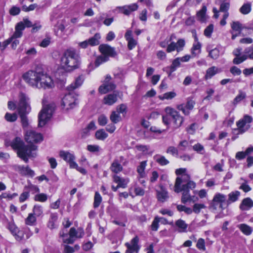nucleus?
<instances>
[{
  "mask_svg": "<svg viewBox=\"0 0 253 253\" xmlns=\"http://www.w3.org/2000/svg\"><path fill=\"white\" fill-rule=\"evenodd\" d=\"M22 77L26 83L33 87L46 89H51L54 85L51 77L40 66L26 72Z\"/></svg>",
  "mask_w": 253,
  "mask_h": 253,
  "instance_id": "f257e3e1",
  "label": "nucleus"
},
{
  "mask_svg": "<svg viewBox=\"0 0 253 253\" xmlns=\"http://www.w3.org/2000/svg\"><path fill=\"white\" fill-rule=\"evenodd\" d=\"M11 147L17 151L18 156L25 163H28L29 158H35L37 156L38 147L33 144L26 145L18 137L15 138L10 143Z\"/></svg>",
  "mask_w": 253,
  "mask_h": 253,
  "instance_id": "f03ea898",
  "label": "nucleus"
},
{
  "mask_svg": "<svg viewBox=\"0 0 253 253\" xmlns=\"http://www.w3.org/2000/svg\"><path fill=\"white\" fill-rule=\"evenodd\" d=\"M196 185L194 181L190 180V176L189 174H184L176 178L174 191L177 193L182 192L181 202L185 204L191 200L189 191L190 189L195 188Z\"/></svg>",
  "mask_w": 253,
  "mask_h": 253,
  "instance_id": "7ed1b4c3",
  "label": "nucleus"
},
{
  "mask_svg": "<svg viewBox=\"0 0 253 253\" xmlns=\"http://www.w3.org/2000/svg\"><path fill=\"white\" fill-rule=\"evenodd\" d=\"M61 65L66 71H72L79 67L80 58L74 50H66L60 59Z\"/></svg>",
  "mask_w": 253,
  "mask_h": 253,
  "instance_id": "20e7f679",
  "label": "nucleus"
},
{
  "mask_svg": "<svg viewBox=\"0 0 253 253\" xmlns=\"http://www.w3.org/2000/svg\"><path fill=\"white\" fill-rule=\"evenodd\" d=\"M165 115L162 117L163 123L169 126L172 122L174 128L179 127L184 122V118L174 109L168 106L165 108Z\"/></svg>",
  "mask_w": 253,
  "mask_h": 253,
  "instance_id": "39448f33",
  "label": "nucleus"
},
{
  "mask_svg": "<svg viewBox=\"0 0 253 253\" xmlns=\"http://www.w3.org/2000/svg\"><path fill=\"white\" fill-rule=\"evenodd\" d=\"M19 97L20 100L17 107V110L20 116L22 126L24 128H25L28 126V120L26 114L30 111V107L28 103L29 98L23 93H20Z\"/></svg>",
  "mask_w": 253,
  "mask_h": 253,
  "instance_id": "423d86ee",
  "label": "nucleus"
},
{
  "mask_svg": "<svg viewBox=\"0 0 253 253\" xmlns=\"http://www.w3.org/2000/svg\"><path fill=\"white\" fill-rule=\"evenodd\" d=\"M99 49L102 55L96 59L95 65L96 67L108 61L109 57H115L117 54L115 48L108 44H101L99 46Z\"/></svg>",
  "mask_w": 253,
  "mask_h": 253,
  "instance_id": "0eeeda50",
  "label": "nucleus"
},
{
  "mask_svg": "<svg viewBox=\"0 0 253 253\" xmlns=\"http://www.w3.org/2000/svg\"><path fill=\"white\" fill-rule=\"evenodd\" d=\"M169 40H166L160 42L159 45L163 48H165L167 46L166 51L168 53L171 52L174 50H176L177 52H179L183 50L184 47L185 45V41L183 39H179L176 42H171L169 43Z\"/></svg>",
  "mask_w": 253,
  "mask_h": 253,
  "instance_id": "6e6552de",
  "label": "nucleus"
},
{
  "mask_svg": "<svg viewBox=\"0 0 253 253\" xmlns=\"http://www.w3.org/2000/svg\"><path fill=\"white\" fill-rule=\"evenodd\" d=\"M53 109L50 105L43 106L42 109L39 115V126L42 127L44 126L51 117Z\"/></svg>",
  "mask_w": 253,
  "mask_h": 253,
  "instance_id": "1a4fd4ad",
  "label": "nucleus"
},
{
  "mask_svg": "<svg viewBox=\"0 0 253 253\" xmlns=\"http://www.w3.org/2000/svg\"><path fill=\"white\" fill-rule=\"evenodd\" d=\"M78 103L77 95L73 92H70L62 98L61 105L63 109L68 110L74 108Z\"/></svg>",
  "mask_w": 253,
  "mask_h": 253,
  "instance_id": "9d476101",
  "label": "nucleus"
},
{
  "mask_svg": "<svg viewBox=\"0 0 253 253\" xmlns=\"http://www.w3.org/2000/svg\"><path fill=\"white\" fill-rule=\"evenodd\" d=\"M33 24L29 19H24L23 21L18 23L15 28V32L11 38L8 41V43L10 42L13 38H20L22 36V32L24 30L25 27H31Z\"/></svg>",
  "mask_w": 253,
  "mask_h": 253,
  "instance_id": "9b49d317",
  "label": "nucleus"
},
{
  "mask_svg": "<svg viewBox=\"0 0 253 253\" xmlns=\"http://www.w3.org/2000/svg\"><path fill=\"white\" fill-rule=\"evenodd\" d=\"M219 204V208L221 210L224 209L228 205L226 195L217 193L215 194L211 203V207L214 210L216 209V206Z\"/></svg>",
  "mask_w": 253,
  "mask_h": 253,
  "instance_id": "f8f14e48",
  "label": "nucleus"
},
{
  "mask_svg": "<svg viewBox=\"0 0 253 253\" xmlns=\"http://www.w3.org/2000/svg\"><path fill=\"white\" fill-rule=\"evenodd\" d=\"M25 140L29 143H37L42 142L43 137L41 133L37 132L34 130H26L25 134Z\"/></svg>",
  "mask_w": 253,
  "mask_h": 253,
  "instance_id": "ddd939ff",
  "label": "nucleus"
},
{
  "mask_svg": "<svg viewBox=\"0 0 253 253\" xmlns=\"http://www.w3.org/2000/svg\"><path fill=\"white\" fill-rule=\"evenodd\" d=\"M253 121V118L251 116L249 115H245L243 119L240 120L236 123L238 128V134H242L246 131L250 127V125L247 124L251 123Z\"/></svg>",
  "mask_w": 253,
  "mask_h": 253,
  "instance_id": "4468645a",
  "label": "nucleus"
},
{
  "mask_svg": "<svg viewBox=\"0 0 253 253\" xmlns=\"http://www.w3.org/2000/svg\"><path fill=\"white\" fill-rule=\"evenodd\" d=\"M138 242L139 238L136 236L131 240L130 243H126L125 246L127 248V250L125 253H137L140 249Z\"/></svg>",
  "mask_w": 253,
  "mask_h": 253,
  "instance_id": "2eb2a0df",
  "label": "nucleus"
},
{
  "mask_svg": "<svg viewBox=\"0 0 253 253\" xmlns=\"http://www.w3.org/2000/svg\"><path fill=\"white\" fill-rule=\"evenodd\" d=\"M84 235V231L82 229L80 228L76 230L74 227H72L69 231L70 237L64 239V242L67 244H72L74 241V238H82Z\"/></svg>",
  "mask_w": 253,
  "mask_h": 253,
  "instance_id": "dca6fc26",
  "label": "nucleus"
},
{
  "mask_svg": "<svg viewBox=\"0 0 253 253\" xmlns=\"http://www.w3.org/2000/svg\"><path fill=\"white\" fill-rule=\"evenodd\" d=\"M123 160V156H120L119 158H115L113 160L110 167V169L114 173L113 174H117L123 171V167L121 163Z\"/></svg>",
  "mask_w": 253,
  "mask_h": 253,
  "instance_id": "f3484780",
  "label": "nucleus"
},
{
  "mask_svg": "<svg viewBox=\"0 0 253 253\" xmlns=\"http://www.w3.org/2000/svg\"><path fill=\"white\" fill-rule=\"evenodd\" d=\"M195 102L191 100L188 99L187 101L186 104H181L177 105L176 108L181 111L185 115H189L190 111L193 109Z\"/></svg>",
  "mask_w": 253,
  "mask_h": 253,
  "instance_id": "a211bd4d",
  "label": "nucleus"
},
{
  "mask_svg": "<svg viewBox=\"0 0 253 253\" xmlns=\"http://www.w3.org/2000/svg\"><path fill=\"white\" fill-rule=\"evenodd\" d=\"M60 157L63 159L65 161L68 163L71 168L73 166H75L76 162L75 156L73 153H70L69 151H60L59 152Z\"/></svg>",
  "mask_w": 253,
  "mask_h": 253,
  "instance_id": "6ab92c4d",
  "label": "nucleus"
},
{
  "mask_svg": "<svg viewBox=\"0 0 253 253\" xmlns=\"http://www.w3.org/2000/svg\"><path fill=\"white\" fill-rule=\"evenodd\" d=\"M112 177L113 182L117 183L120 188H126L129 182L128 178L122 177L117 174H113Z\"/></svg>",
  "mask_w": 253,
  "mask_h": 253,
  "instance_id": "aec40b11",
  "label": "nucleus"
},
{
  "mask_svg": "<svg viewBox=\"0 0 253 253\" xmlns=\"http://www.w3.org/2000/svg\"><path fill=\"white\" fill-rule=\"evenodd\" d=\"M125 38L127 41V47L129 50H132L136 45L137 42L132 37V31L128 30L126 31Z\"/></svg>",
  "mask_w": 253,
  "mask_h": 253,
  "instance_id": "412c9836",
  "label": "nucleus"
},
{
  "mask_svg": "<svg viewBox=\"0 0 253 253\" xmlns=\"http://www.w3.org/2000/svg\"><path fill=\"white\" fill-rule=\"evenodd\" d=\"M207 51L209 52V56L213 59H217L220 54V49L221 47L219 46H216L214 48H212V46L211 45H209L206 48Z\"/></svg>",
  "mask_w": 253,
  "mask_h": 253,
  "instance_id": "4be33fe9",
  "label": "nucleus"
},
{
  "mask_svg": "<svg viewBox=\"0 0 253 253\" xmlns=\"http://www.w3.org/2000/svg\"><path fill=\"white\" fill-rule=\"evenodd\" d=\"M194 42L191 48V53L193 56L195 57L199 55L201 51V43L198 41V38L195 34L194 36Z\"/></svg>",
  "mask_w": 253,
  "mask_h": 253,
  "instance_id": "5701e85b",
  "label": "nucleus"
},
{
  "mask_svg": "<svg viewBox=\"0 0 253 253\" xmlns=\"http://www.w3.org/2000/svg\"><path fill=\"white\" fill-rule=\"evenodd\" d=\"M138 6L136 3H132L128 5L118 7L120 11L125 15H129L131 12L135 11L138 9Z\"/></svg>",
  "mask_w": 253,
  "mask_h": 253,
  "instance_id": "b1692460",
  "label": "nucleus"
},
{
  "mask_svg": "<svg viewBox=\"0 0 253 253\" xmlns=\"http://www.w3.org/2000/svg\"><path fill=\"white\" fill-rule=\"evenodd\" d=\"M57 213H51L47 223V226L50 229H53L57 227Z\"/></svg>",
  "mask_w": 253,
  "mask_h": 253,
  "instance_id": "393cba45",
  "label": "nucleus"
},
{
  "mask_svg": "<svg viewBox=\"0 0 253 253\" xmlns=\"http://www.w3.org/2000/svg\"><path fill=\"white\" fill-rule=\"evenodd\" d=\"M116 87V85L114 83H104V84L100 86L99 88V91L101 94H105L109 91L114 89Z\"/></svg>",
  "mask_w": 253,
  "mask_h": 253,
  "instance_id": "a878e982",
  "label": "nucleus"
},
{
  "mask_svg": "<svg viewBox=\"0 0 253 253\" xmlns=\"http://www.w3.org/2000/svg\"><path fill=\"white\" fill-rule=\"evenodd\" d=\"M221 72V70L215 66H212L206 71L205 78L206 80L211 79L213 76Z\"/></svg>",
  "mask_w": 253,
  "mask_h": 253,
  "instance_id": "bb28decb",
  "label": "nucleus"
},
{
  "mask_svg": "<svg viewBox=\"0 0 253 253\" xmlns=\"http://www.w3.org/2000/svg\"><path fill=\"white\" fill-rule=\"evenodd\" d=\"M157 197L159 201L163 203L169 198L168 193L166 190L162 187L161 190L157 191Z\"/></svg>",
  "mask_w": 253,
  "mask_h": 253,
  "instance_id": "cd10ccee",
  "label": "nucleus"
},
{
  "mask_svg": "<svg viewBox=\"0 0 253 253\" xmlns=\"http://www.w3.org/2000/svg\"><path fill=\"white\" fill-rule=\"evenodd\" d=\"M18 170L22 175H28L31 177H33L35 175L34 171L28 166H18Z\"/></svg>",
  "mask_w": 253,
  "mask_h": 253,
  "instance_id": "c85d7f7f",
  "label": "nucleus"
},
{
  "mask_svg": "<svg viewBox=\"0 0 253 253\" xmlns=\"http://www.w3.org/2000/svg\"><path fill=\"white\" fill-rule=\"evenodd\" d=\"M253 207V201L249 198L244 199L240 205V208L242 210H248Z\"/></svg>",
  "mask_w": 253,
  "mask_h": 253,
  "instance_id": "c756f323",
  "label": "nucleus"
},
{
  "mask_svg": "<svg viewBox=\"0 0 253 253\" xmlns=\"http://www.w3.org/2000/svg\"><path fill=\"white\" fill-rule=\"evenodd\" d=\"M117 100V96L115 94H110L106 96L104 98V103L111 105L115 103Z\"/></svg>",
  "mask_w": 253,
  "mask_h": 253,
  "instance_id": "7c9ffc66",
  "label": "nucleus"
},
{
  "mask_svg": "<svg viewBox=\"0 0 253 253\" xmlns=\"http://www.w3.org/2000/svg\"><path fill=\"white\" fill-rule=\"evenodd\" d=\"M220 1V8L219 11L224 12V14H229L228 10L230 7V1L221 0Z\"/></svg>",
  "mask_w": 253,
  "mask_h": 253,
  "instance_id": "2f4dec72",
  "label": "nucleus"
},
{
  "mask_svg": "<svg viewBox=\"0 0 253 253\" xmlns=\"http://www.w3.org/2000/svg\"><path fill=\"white\" fill-rule=\"evenodd\" d=\"M252 10V3L251 2H248L245 3L240 8L239 11L244 15L249 14Z\"/></svg>",
  "mask_w": 253,
  "mask_h": 253,
  "instance_id": "473e14b6",
  "label": "nucleus"
},
{
  "mask_svg": "<svg viewBox=\"0 0 253 253\" xmlns=\"http://www.w3.org/2000/svg\"><path fill=\"white\" fill-rule=\"evenodd\" d=\"M155 161L161 166H166L169 164V161L165 157L161 155H156L154 156Z\"/></svg>",
  "mask_w": 253,
  "mask_h": 253,
  "instance_id": "72a5a7b5",
  "label": "nucleus"
},
{
  "mask_svg": "<svg viewBox=\"0 0 253 253\" xmlns=\"http://www.w3.org/2000/svg\"><path fill=\"white\" fill-rule=\"evenodd\" d=\"M180 58H175L169 67V70L168 72L169 76L172 73L174 72L177 67H178L180 65Z\"/></svg>",
  "mask_w": 253,
  "mask_h": 253,
  "instance_id": "f704fd0d",
  "label": "nucleus"
},
{
  "mask_svg": "<svg viewBox=\"0 0 253 253\" xmlns=\"http://www.w3.org/2000/svg\"><path fill=\"white\" fill-rule=\"evenodd\" d=\"M100 39V35L98 33H96L92 37L87 40L89 45L90 46H95L99 44V40Z\"/></svg>",
  "mask_w": 253,
  "mask_h": 253,
  "instance_id": "c9c22d12",
  "label": "nucleus"
},
{
  "mask_svg": "<svg viewBox=\"0 0 253 253\" xmlns=\"http://www.w3.org/2000/svg\"><path fill=\"white\" fill-rule=\"evenodd\" d=\"M147 165V161H144L140 163V165L137 168V171L141 177H144L145 176V169Z\"/></svg>",
  "mask_w": 253,
  "mask_h": 253,
  "instance_id": "e433bc0d",
  "label": "nucleus"
},
{
  "mask_svg": "<svg viewBox=\"0 0 253 253\" xmlns=\"http://www.w3.org/2000/svg\"><path fill=\"white\" fill-rule=\"evenodd\" d=\"M238 228L240 229V230L245 235H250L253 229L251 227L246 224H241L238 226Z\"/></svg>",
  "mask_w": 253,
  "mask_h": 253,
  "instance_id": "4c0bfd02",
  "label": "nucleus"
},
{
  "mask_svg": "<svg viewBox=\"0 0 253 253\" xmlns=\"http://www.w3.org/2000/svg\"><path fill=\"white\" fill-rule=\"evenodd\" d=\"M240 194V192L237 191L230 193L228 195V199L227 200V204L228 205L236 201L238 199Z\"/></svg>",
  "mask_w": 253,
  "mask_h": 253,
  "instance_id": "58836bf2",
  "label": "nucleus"
},
{
  "mask_svg": "<svg viewBox=\"0 0 253 253\" xmlns=\"http://www.w3.org/2000/svg\"><path fill=\"white\" fill-rule=\"evenodd\" d=\"M83 83V80L82 77H79L77 78L74 84H71L68 87V89L69 91H72L76 88L79 87L82 85Z\"/></svg>",
  "mask_w": 253,
  "mask_h": 253,
  "instance_id": "ea45409f",
  "label": "nucleus"
},
{
  "mask_svg": "<svg viewBox=\"0 0 253 253\" xmlns=\"http://www.w3.org/2000/svg\"><path fill=\"white\" fill-rule=\"evenodd\" d=\"M175 225L178 228L180 232H185L187 228V225L185 221L181 219H178L175 222Z\"/></svg>",
  "mask_w": 253,
  "mask_h": 253,
  "instance_id": "a19ab883",
  "label": "nucleus"
},
{
  "mask_svg": "<svg viewBox=\"0 0 253 253\" xmlns=\"http://www.w3.org/2000/svg\"><path fill=\"white\" fill-rule=\"evenodd\" d=\"M37 221L36 217L33 213H30L25 219V223L28 225L32 226L36 224Z\"/></svg>",
  "mask_w": 253,
  "mask_h": 253,
  "instance_id": "79ce46f5",
  "label": "nucleus"
},
{
  "mask_svg": "<svg viewBox=\"0 0 253 253\" xmlns=\"http://www.w3.org/2000/svg\"><path fill=\"white\" fill-rule=\"evenodd\" d=\"M246 97V94L245 92L239 90V94L236 96L233 101V104L234 105H237L238 103L240 102L242 100Z\"/></svg>",
  "mask_w": 253,
  "mask_h": 253,
  "instance_id": "37998d69",
  "label": "nucleus"
},
{
  "mask_svg": "<svg viewBox=\"0 0 253 253\" xmlns=\"http://www.w3.org/2000/svg\"><path fill=\"white\" fill-rule=\"evenodd\" d=\"M206 6H203L202 9L197 12V16L199 20L201 21V22H204L206 20Z\"/></svg>",
  "mask_w": 253,
  "mask_h": 253,
  "instance_id": "c03bdc74",
  "label": "nucleus"
},
{
  "mask_svg": "<svg viewBox=\"0 0 253 253\" xmlns=\"http://www.w3.org/2000/svg\"><path fill=\"white\" fill-rule=\"evenodd\" d=\"M110 119L113 123L116 124L121 121L120 114L117 111H113L110 115Z\"/></svg>",
  "mask_w": 253,
  "mask_h": 253,
  "instance_id": "a18cd8bd",
  "label": "nucleus"
},
{
  "mask_svg": "<svg viewBox=\"0 0 253 253\" xmlns=\"http://www.w3.org/2000/svg\"><path fill=\"white\" fill-rule=\"evenodd\" d=\"M176 95V94L175 92L170 91L164 93L163 95H160L159 98L161 100H164V99H171L175 97Z\"/></svg>",
  "mask_w": 253,
  "mask_h": 253,
  "instance_id": "49530a36",
  "label": "nucleus"
},
{
  "mask_svg": "<svg viewBox=\"0 0 253 253\" xmlns=\"http://www.w3.org/2000/svg\"><path fill=\"white\" fill-rule=\"evenodd\" d=\"M96 139L99 140H104L108 137V134L103 129L98 130L95 133Z\"/></svg>",
  "mask_w": 253,
  "mask_h": 253,
  "instance_id": "de8ad7c7",
  "label": "nucleus"
},
{
  "mask_svg": "<svg viewBox=\"0 0 253 253\" xmlns=\"http://www.w3.org/2000/svg\"><path fill=\"white\" fill-rule=\"evenodd\" d=\"M33 213L37 217L41 216L43 213V208L40 205H35L33 209Z\"/></svg>",
  "mask_w": 253,
  "mask_h": 253,
  "instance_id": "09e8293b",
  "label": "nucleus"
},
{
  "mask_svg": "<svg viewBox=\"0 0 253 253\" xmlns=\"http://www.w3.org/2000/svg\"><path fill=\"white\" fill-rule=\"evenodd\" d=\"M102 202V197L98 192H96L94 198L93 207L98 208Z\"/></svg>",
  "mask_w": 253,
  "mask_h": 253,
  "instance_id": "8fccbe9b",
  "label": "nucleus"
},
{
  "mask_svg": "<svg viewBox=\"0 0 253 253\" xmlns=\"http://www.w3.org/2000/svg\"><path fill=\"white\" fill-rule=\"evenodd\" d=\"M248 59L246 54L239 56H236L233 60V63L234 64H240Z\"/></svg>",
  "mask_w": 253,
  "mask_h": 253,
  "instance_id": "3c124183",
  "label": "nucleus"
},
{
  "mask_svg": "<svg viewBox=\"0 0 253 253\" xmlns=\"http://www.w3.org/2000/svg\"><path fill=\"white\" fill-rule=\"evenodd\" d=\"M4 118L7 122H13L17 120V116L15 113L10 114L6 113L5 115Z\"/></svg>",
  "mask_w": 253,
  "mask_h": 253,
  "instance_id": "603ef678",
  "label": "nucleus"
},
{
  "mask_svg": "<svg viewBox=\"0 0 253 253\" xmlns=\"http://www.w3.org/2000/svg\"><path fill=\"white\" fill-rule=\"evenodd\" d=\"M47 199V196L44 193H40L35 196V200L41 202H44Z\"/></svg>",
  "mask_w": 253,
  "mask_h": 253,
  "instance_id": "864d4df0",
  "label": "nucleus"
},
{
  "mask_svg": "<svg viewBox=\"0 0 253 253\" xmlns=\"http://www.w3.org/2000/svg\"><path fill=\"white\" fill-rule=\"evenodd\" d=\"M177 209L180 212L184 211L185 213L188 214H191L192 212V210L191 208L186 207L183 205H177Z\"/></svg>",
  "mask_w": 253,
  "mask_h": 253,
  "instance_id": "5fc2aeb1",
  "label": "nucleus"
},
{
  "mask_svg": "<svg viewBox=\"0 0 253 253\" xmlns=\"http://www.w3.org/2000/svg\"><path fill=\"white\" fill-rule=\"evenodd\" d=\"M213 25L210 24L204 30V35L210 38L213 30Z\"/></svg>",
  "mask_w": 253,
  "mask_h": 253,
  "instance_id": "6e6d98bb",
  "label": "nucleus"
},
{
  "mask_svg": "<svg viewBox=\"0 0 253 253\" xmlns=\"http://www.w3.org/2000/svg\"><path fill=\"white\" fill-rule=\"evenodd\" d=\"M244 53L246 54L248 58L253 60V45L246 48Z\"/></svg>",
  "mask_w": 253,
  "mask_h": 253,
  "instance_id": "4d7b16f0",
  "label": "nucleus"
},
{
  "mask_svg": "<svg viewBox=\"0 0 253 253\" xmlns=\"http://www.w3.org/2000/svg\"><path fill=\"white\" fill-rule=\"evenodd\" d=\"M206 206L203 204H195L193 206L192 211L195 213H199L201 210L206 208Z\"/></svg>",
  "mask_w": 253,
  "mask_h": 253,
  "instance_id": "13d9d810",
  "label": "nucleus"
},
{
  "mask_svg": "<svg viewBox=\"0 0 253 253\" xmlns=\"http://www.w3.org/2000/svg\"><path fill=\"white\" fill-rule=\"evenodd\" d=\"M188 146V142L187 140H182L179 142V143L178 145V149L180 151H184L186 150Z\"/></svg>",
  "mask_w": 253,
  "mask_h": 253,
  "instance_id": "bf43d9fd",
  "label": "nucleus"
},
{
  "mask_svg": "<svg viewBox=\"0 0 253 253\" xmlns=\"http://www.w3.org/2000/svg\"><path fill=\"white\" fill-rule=\"evenodd\" d=\"M196 247L200 250L205 251L206 248L204 239L203 238H200L197 241Z\"/></svg>",
  "mask_w": 253,
  "mask_h": 253,
  "instance_id": "052dcab7",
  "label": "nucleus"
},
{
  "mask_svg": "<svg viewBox=\"0 0 253 253\" xmlns=\"http://www.w3.org/2000/svg\"><path fill=\"white\" fill-rule=\"evenodd\" d=\"M230 72L234 76H239L242 73L241 69L235 66H232L230 68Z\"/></svg>",
  "mask_w": 253,
  "mask_h": 253,
  "instance_id": "680f3d73",
  "label": "nucleus"
},
{
  "mask_svg": "<svg viewBox=\"0 0 253 253\" xmlns=\"http://www.w3.org/2000/svg\"><path fill=\"white\" fill-rule=\"evenodd\" d=\"M193 149L200 154H203V152L204 151V146L199 143L193 146Z\"/></svg>",
  "mask_w": 253,
  "mask_h": 253,
  "instance_id": "e2e57ef3",
  "label": "nucleus"
},
{
  "mask_svg": "<svg viewBox=\"0 0 253 253\" xmlns=\"http://www.w3.org/2000/svg\"><path fill=\"white\" fill-rule=\"evenodd\" d=\"M159 217L158 216L155 217L151 224V229L153 231H157L159 228Z\"/></svg>",
  "mask_w": 253,
  "mask_h": 253,
  "instance_id": "0e129e2a",
  "label": "nucleus"
},
{
  "mask_svg": "<svg viewBox=\"0 0 253 253\" xmlns=\"http://www.w3.org/2000/svg\"><path fill=\"white\" fill-rule=\"evenodd\" d=\"M87 150L90 152H97L100 150V148L98 145H88L87 146Z\"/></svg>",
  "mask_w": 253,
  "mask_h": 253,
  "instance_id": "69168bd1",
  "label": "nucleus"
},
{
  "mask_svg": "<svg viewBox=\"0 0 253 253\" xmlns=\"http://www.w3.org/2000/svg\"><path fill=\"white\" fill-rule=\"evenodd\" d=\"M107 122L108 120L107 117L103 115L100 116L98 118V122L100 126H105L107 124Z\"/></svg>",
  "mask_w": 253,
  "mask_h": 253,
  "instance_id": "338daca9",
  "label": "nucleus"
},
{
  "mask_svg": "<svg viewBox=\"0 0 253 253\" xmlns=\"http://www.w3.org/2000/svg\"><path fill=\"white\" fill-rule=\"evenodd\" d=\"M8 228L13 234H16L18 230L17 227L12 222H9L8 223Z\"/></svg>",
  "mask_w": 253,
  "mask_h": 253,
  "instance_id": "774afa93",
  "label": "nucleus"
}]
</instances>
